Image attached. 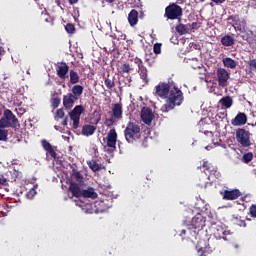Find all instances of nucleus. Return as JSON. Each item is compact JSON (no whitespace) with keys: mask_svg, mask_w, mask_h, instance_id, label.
<instances>
[{"mask_svg":"<svg viewBox=\"0 0 256 256\" xmlns=\"http://www.w3.org/2000/svg\"><path fill=\"white\" fill-rule=\"evenodd\" d=\"M181 103H183V92L179 88L174 87L168 93L167 102L161 107V111L169 113L171 109L181 105Z\"/></svg>","mask_w":256,"mask_h":256,"instance_id":"1","label":"nucleus"},{"mask_svg":"<svg viewBox=\"0 0 256 256\" xmlns=\"http://www.w3.org/2000/svg\"><path fill=\"white\" fill-rule=\"evenodd\" d=\"M205 227V218L201 214H197L195 217L192 218L191 225L188 226V229H183L180 233L181 237L182 235H185L189 233L192 237L197 239V229L200 231V229H203Z\"/></svg>","mask_w":256,"mask_h":256,"instance_id":"2","label":"nucleus"},{"mask_svg":"<svg viewBox=\"0 0 256 256\" xmlns=\"http://www.w3.org/2000/svg\"><path fill=\"white\" fill-rule=\"evenodd\" d=\"M9 127L13 129L19 127V119H17V116L11 110L6 109L3 117L0 119V129H8Z\"/></svg>","mask_w":256,"mask_h":256,"instance_id":"3","label":"nucleus"},{"mask_svg":"<svg viewBox=\"0 0 256 256\" xmlns=\"http://www.w3.org/2000/svg\"><path fill=\"white\" fill-rule=\"evenodd\" d=\"M228 19L229 21H232V27H234L235 31L251 35V32H249L250 30L247 29V20L245 18H239V15H232Z\"/></svg>","mask_w":256,"mask_h":256,"instance_id":"4","label":"nucleus"},{"mask_svg":"<svg viewBox=\"0 0 256 256\" xmlns=\"http://www.w3.org/2000/svg\"><path fill=\"white\" fill-rule=\"evenodd\" d=\"M141 133V127L139 125L129 122L125 129V139L128 143H133L135 141V137Z\"/></svg>","mask_w":256,"mask_h":256,"instance_id":"5","label":"nucleus"},{"mask_svg":"<svg viewBox=\"0 0 256 256\" xmlns=\"http://www.w3.org/2000/svg\"><path fill=\"white\" fill-rule=\"evenodd\" d=\"M85 113V107L83 105H77L72 111L69 112V117L73 121V129H79V122L81 121V115Z\"/></svg>","mask_w":256,"mask_h":256,"instance_id":"6","label":"nucleus"},{"mask_svg":"<svg viewBox=\"0 0 256 256\" xmlns=\"http://www.w3.org/2000/svg\"><path fill=\"white\" fill-rule=\"evenodd\" d=\"M181 15H183V9L177 4L169 5L165 9V17H167V19H179Z\"/></svg>","mask_w":256,"mask_h":256,"instance_id":"7","label":"nucleus"},{"mask_svg":"<svg viewBox=\"0 0 256 256\" xmlns=\"http://www.w3.org/2000/svg\"><path fill=\"white\" fill-rule=\"evenodd\" d=\"M123 119V104L116 103L112 105V117L107 120L108 125H113L115 121Z\"/></svg>","mask_w":256,"mask_h":256,"instance_id":"8","label":"nucleus"},{"mask_svg":"<svg viewBox=\"0 0 256 256\" xmlns=\"http://www.w3.org/2000/svg\"><path fill=\"white\" fill-rule=\"evenodd\" d=\"M216 77L219 87H227L229 85L230 74L225 68H218Z\"/></svg>","mask_w":256,"mask_h":256,"instance_id":"9","label":"nucleus"},{"mask_svg":"<svg viewBox=\"0 0 256 256\" xmlns=\"http://www.w3.org/2000/svg\"><path fill=\"white\" fill-rule=\"evenodd\" d=\"M236 139L243 147H249V145H251V140H249V132H247L245 129L237 130Z\"/></svg>","mask_w":256,"mask_h":256,"instance_id":"10","label":"nucleus"},{"mask_svg":"<svg viewBox=\"0 0 256 256\" xmlns=\"http://www.w3.org/2000/svg\"><path fill=\"white\" fill-rule=\"evenodd\" d=\"M106 145L107 147L111 148V151H115V149H117V131H115V129H111L108 132L106 137Z\"/></svg>","mask_w":256,"mask_h":256,"instance_id":"11","label":"nucleus"},{"mask_svg":"<svg viewBox=\"0 0 256 256\" xmlns=\"http://www.w3.org/2000/svg\"><path fill=\"white\" fill-rule=\"evenodd\" d=\"M155 118V115L153 114V111L150 108H143L141 110V119L145 125H149L153 122V119Z\"/></svg>","mask_w":256,"mask_h":256,"instance_id":"12","label":"nucleus"},{"mask_svg":"<svg viewBox=\"0 0 256 256\" xmlns=\"http://www.w3.org/2000/svg\"><path fill=\"white\" fill-rule=\"evenodd\" d=\"M222 197L226 201H235V199H239V197H241V191H239V189L225 190L222 193Z\"/></svg>","mask_w":256,"mask_h":256,"instance_id":"13","label":"nucleus"},{"mask_svg":"<svg viewBox=\"0 0 256 256\" xmlns=\"http://www.w3.org/2000/svg\"><path fill=\"white\" fill-rule=\"evenodd\" d=\"M56 73L60 79H67L69 77V66L67 65V63L62 62L58 64L56 68Z\"/></svg>","mask_w":256,"mask_h":256,"instance_id":"14","label":"nucleus"},{"mask_svg":"<svg viewBox=\"0 0 256 256\" xmlns=\"http://www.w3.org/2000/svg\"><path fill=\"white\" fill-rule=\"evenodd\" d=\"M169 84L160 83L156 86V95L162 99L167 98L170 93Z\"/></svg>","mask_w":256,"mask_h":256,"instance_id":"15","label":"nucleus"},{"mask_svg":"<svg viewBox=\"0 0 256 256\" xmlns=\"http://www.w3.org/2000/svg\"><path fill=\"white\" fill-rule=\"evenodd\" d=\"M247 123V115L243 112H239L234 119L231 120L233 127H241Z\"/></svg>","mask_w":256,"mask_h":256,"instance_id":"16","label":"nucleus"},{"mask_svg":"<svg viewBox=\"0 0 256 256\" xmlns=\"http://www.w3.org/2000/svg\"><path fill=\"white\" fill-rule=\"evenodd\" d=\"M75 101H79V99L71 93L63 96V106L65 109H72L73 105H75Z\"/></svg>","mask_w":256,"mask_h":256,"instance_id":"17","label":"nucleus"},{"mask_svg":"<svg viewBox=\"0 0 256 256\" xmlns=\"http://www.w3.org/2000/svg\"><path fill=\"white\" fill-rule=\"evenodd\" d=\"M135 63L138 65V73L141 79L144 81V83H149V78H147V68L143 66V61H141V59H136Z\"/></svg>","mask_w":256,"mask_h":256,"instance_id":"18","label":"nucleus"},{"mask_svg":"<svg viewBox=\"0 0 256 256\" xmlns=\"http://www.w3.org/2000/svg\"><path fill=\"white\" fill-rule=\"evenodd\" d=\"M69 191L72 193L73 197H81L83 190L77 182H70Z\"/></svg>","mask_w":256,"mask_h":256,"instance_id":"19","label":"nucleus"},{"mask_svg":"<svg viewBox=\"0 0 256 256\" xmlns=\"http://www.w3.org/2000/svg\"><path fill=\"white\" fill-rule=\"evenodd\" d=\"M227 235H229V230H225L223 226L216 227V230L214 231L216 239H224V241H227Z\"/></svg>","mask_w":256,"mask_h":256,"instance_id":"20","label":"nucleus"},{"mask_svg":"<svg viewBox=\"0 0 256 256\" xmlns=\"http://www.w3.org/2000/svg\"><path fill=\"white\" fill-rule=\"evenodd\" d=\"M128 22L131 27H135L139 22V12L137 10H131L128 14Z\"/></svg>","mask_w":256,"mask_h":256,"instance_id":"21","label":"nucleus"},{"mask_svg":"<svg viewBox=\"0 0 256 256\" xmlns=\"http://www.w3.org/2000/svg\"><path fill=\"white\" fill-rule=\"evenodd\" d=\"M221 43L224 47H232V45H235V38L229 35L223 36Z\"/></svg>","mask_w":256,"mask_h":256,"instance_id":"22","label":"nucleus"},{"mask_svg":"<svg viewBox=\"0 0 256 256\" xmlns=\"http://www.w3.org/2000/svg\"><path fill=\"white\" fill-rule=\"evenodd\" d=\"M219 103L225 109H231V107L233 106V98H231L230 96H225L219 101Z\"/></svg>","mask_w":256,"mask_h":256,"instance_id":"23","label":"nucleus"},{"mask_svg":"<svg viewBox=\"0 0 256 256\" xmlns=\"http://www.w3.org/2000/svg\"><path fill=\"white\" fill-rule=\"evenodd\" d=\"M222 63L224 67H227L228 69H235V67H237V61L230 57L223 58Z\"/></svg>","mask_w":256,"mask_h":256,"instance_id":"24","label":"nucleus"},{"mask_svg":"<svg viewBox=\"0 0 256 256\" xmlns=\"http://www.w3.org/2000/svg\"><path fill=\"white\" fill-rule=\"evenodd\" d=\"M97 130V127L93 125H85L82 128V134L85 135V137H89L90 135H93L95 131Z\"/></svg>","mask_w":256,"mask_h":256,"instance_id":"25","label":"nucleus"},{"mask_svg":"<svg viewBox=\"0 0 256 256\" xmlns=\"http://www.w3.org/2000/svg\"><path fill=\"white\" fill-rule=\"evenodd\" d=\"M89 199H97V194L95 193L94 188H88L86 190H82V196Z\"/></svg>","mask_w":256,"mask_h":256,"instance_id":"26","label":"nucleus"},{"mask_svg":"<svg viewBox=\"0 0 256 256\" xmlns=\"http://www.w3.org/2000/svg\"><path fill=\"white\" fill-rule=\"evenodd\" d=\"M81 181H83V176L81 175V173L77 170H73L70 183H78L79 184V183H81Z\"/></svg>","mask_w":256,"mask_h":256,"instance_id":"27","label":"nucleus"},{"mask_svg":"<svg viewBox=\"0 0 256 256\" xmlns=\"http://www.w3.org/2000/svg\"><path fill=\"white\" fill-rule=\"evenodd\" d=\"M69 76H70V83L72 85H77V83H79L80 81V77H79V73H77L76 71L74 70H70L69 72Z\"/></svg>","mask_w":256,"mask_h":256,"instance_id":"28","label":"nucleus"},{"mask_svg":"<svg viewBox=\"0 0 256 256\" xmlns=\"http://www.w3.org/2000/svg\"><path fill=\"white\" fill-rule=\"evenodd\" d=\"M71 91H72L71 95H73L79 99V97H81V95H83V86L74 85L72 87Z\"/></svg>","mask_w":256,"mask_h":256,"instance_id":"29","label":"nucleus"},{"mask_svg":"<svg viewBox=\"0 0 256 256\" xmlns=\"http://www.w3.org/2000/svg\"><path fill=\"white\" fill-rule=\"evenodd\" d=\"M42 146L44 147L45 151L50 153L51 157H55V150H53L51 143L47 142V140H42Z\"/></svg>","mask_w":256,"mask_h":256,"instance_id":"30","label":"nucleus"},{"mask_svg":"<svg viewBox=\"0 0 256 256\" xmlns=\"http://www.w3.org/2000/svg\"><path fill=\"white\" fill-rule=\"evenodd\" d=\"M176 31L180 35H187V33H189V26L188 24H179L178 26H176Z\"/></svg>","mask_w":256,"mask_h":256,"instance_id":"31","label":"nucleus"},{"mask_svg":"<svg viewBox=\"0 0 256 256\" xmlns=\"http://www.w3.org/2000/svg\"><path fill=\"white\" fill-rule=\"evenodd\" d=\"M203 243H205V241H200L196 246L198 256H207V247H203Z\"/></svg>","mask_w":256,"mask_h":256,"instance_id":"32","label":"nucleus"},{"mask_svg":"<svg viewBox=\"0 0 256 256\" xmlns=\"http://www.w3.org/2000/svg\"><path fill=\"white\" fill-rule=\"evenodd\" d=\"M190 65L192 69H201V67H203V64L197 58H192Z\"/></svg>","mask_w":256,"mask_h":256,"instance_id":"33","label":"nucleus"},{"mask_svg":"<svg viewBox=\"0 0 256 256\" xmlns=\"http://www.w3.org/2000/svg\"><path fill=\"white\" fill-rule=\"evenodd\" d=\"M88 166L95 172V171H100L101 169V164L96 163L95 160H91L88 162Z\"/></svg>","mask_w":256,"mask_h":256,"instance_id":"34","label":"nucleus"},{"mask_svg":"<svg viewBox=\"0 0 256 256\" xmlns=\"http://www.w3.org/2000/svg\"><path fill=\"white\" fill-rule=\"evenodd\" d=\"M8 136L9 131L5 130V128H0V141H7Z\"/></svg>","mask_w":256,"mask_h":256,"instance_id":"35","label":"nucleus"},{"mask_svg":"<svg viewBox=\"0 0 256 256\" xmlns=\"http://www.w3.org/2000/svg\"><path fill=\"white\" fill-rule=\"evenodd\" d=\"M36 189H37V186H34L27 192L26 194L27 199H33L37 195Z\"/></svg>","mask_w":256,"mask_h":256,"instance_id":"36","label":"nucleus"},{"mask_svg":"<svg viewBox=\"0 0 256 256\" xmlns=\"http://www.w3.org/2000/svg\"><path fill=\"white\" fill-rule=\"evenodd\" d=\"M104 84L106 85L107 89H113V87H115V80H111L109 78H106L104 80Z\"/></svg>","mask_w":256,"mask_h":256,"instance_id":"37","label":"nucleus"},{"mask_svg":"<svg viewBox=\"0 0 256 256\" xmlns=\"http://www.w3.org/2000/svg\"><path fill=\"white\" fill-rule=\"evenodd\" d=\"M243 161L244 163H250V161H253V154L252 153L244 154Z\"/></svg>","mask_w":256,"mask_h":256,"instance_id":"38","label":"nucleus"},{"mask_svg":"<svg viewBox=\"0 0 256 256\" xmlns=\"http://www.w3.org/2000/svg\"><path fill=\"white\" fill-rule=\"evenodd\" d=\"M10 175L12 177V180L15 181L21 175V172H19V170L13 169L12 171H10Z\"/></svg>","mask_w":256,"mask_h":256,"instance_id":"39","label":"nucleus"},{"mask_svg":"<svg viewBox=\"0 0 256 256\" xmlns=\"http://www.w3.org/2000/svg\"><path fill=\"white\" fill-rule=\"evenodd\" d=\"M188 27H189V31L191 30L195 31L199 29L201 26L199 25V23L193 22L192 24H188Z\"/></svg>","mask_w":256,"mask_h":256,"instance_id":"40","label":"nucleus"},{"mask_svg":"<svg viewBox=\"0 0 256 256\" xmlns=\"http://www.w3.org/2000/svg\"><path fill=\"white\" fill-rule=\"evenodd\" d=\"M153 51L156 55H160V53H161V44H159V43L154 44Z\"/></svg>","mask_w":256,"mask_h":256,"instance_id":"41","label":"nucleus"},{"mask_svg":"<svg viewBox=\"0 0 256 256\" xmlns=\"http://www.w3.org/2000/svg\"><path fill=\"white\" fill-rule=\"evenodd\" d=\"M65 30L67 33H75V26L73 24H67Z\"/></svg>","mask_w":256,"mask_h":256,"instance_id":"42","label":"nucleus"},{"mask_svg":"<svg viewBox=\"0 0 256 256\" xmlns=\"http://www.w3.org/2000/svg\"><path fill=\"white\" fill-rule=\"evenodd\" d=\"M61 103V100L59 98H53L52 99V107L53 109H57Z\"/></svg>","mask_w":256,"mask_h":256,"instance_id":"43","label":"nucleus"},{"mask_svg":"<svg viewBox=\"0 0 256 256\" xmlns=\"http://www.w3.org/2000/svg\"><path fill=\"white\" fill-rule=\"evenodd\" d=\"M56 117H58V119H63V117H65V111L63 109H58L56 112Z\"/></svg>","mask_w":256,"mask_h":256,"instance_id":"44","label":"nucleus"},{"mask_svg":"<svg viewBox=\"0 0 256 256\" xmlns=\"http://www.w3.org/2000/svg\"><path fill=\"white\" fill-rule=\"evenodd\" d=\"M250 215L251 217L256 218V204H253L252 206H250Z\"/></svg>","mask_w":256,"mask_h":256,"instance_id":"45","label":"nucleus"},{"mask_svg":"<svg viewBox=\"0 0 256 256\" xmlns=\"http://www.w3.org/2000/svg\"><path fill=\"white\" fill-rule=\"evenodd\" d=\"M212 175H214L215 177H221V174L217 172V170H210V176H208V179H211Z\"/></svg>","mask_w":256,"mask_h":256,"instance_id":"46","label":"nucleus"},{"mask_svg":"<svg viewBox=\"0 0 256 256\" xmlns=\"http://www.w3.org/2000/svg\"><path fill=\"white\" fill-rule=\"evenodd\" d=\"M122 71L123 73H129V71H131V66H129V64H124L122 67Z\"/></svg>","mask_w":256,"mask_h":256,"instance_id":"47","label":"nucleus"},{"mask_svg":"<svg viewBox=\"0 0 256 256\" xmlns=\"http://www.w3.org/2000/svg\"><path fill=\"white\" fill-rule=\"evenodd\" d=\"M0 185H7V178L3 175H0Z\"/></svg>","mask_w":256,"mask_h":256,"instance_id":"48","label":"nucleus"},{"mask_svg":"<svg viewBox=\"0 0 256 256\" xmlns=\"http://www.w3.org/2000/svg\"><path fill=\"white\" fill-rule=\"evenodd\" d=\"M250 67H252L253 69H256V59H253L250 61L249 63Z\"/></svg>","mask_w":256,"mask_h":256,"instance_id":"49","label":"nucleus"},{"mask_svg":"<svg viewBox=\"0 0 256 256\" xmlns=\"http://www.w3.org/2000/svg\"><path fill=\"white\" fill-rule=\"evenodd\" d=\"M211 164L209 162H204L203 167H205L206 171H209L211 169Z\"/></svg>","mask_w":256,"mask_h":256,"instance_id":"50","label":"nucleus"},{"mask_svg":"<svg viewBox=\"0 0 256 256\" xmlns=\"http://www.w3.org/2000/svg\"><path fill=\"white\" fill-rule=\"evenodd\" d=\"M249 33L251 37L254 39V42L256 43V33L253 30H249Z\"/></svg>","mask_w":256,"mask_h":256,"instance_id":"51","label":"nucleus"},{"mask_svg":"<svg viewBox=\"0 0 256 256\" xmlns=\"http://www.w3.org/2000/svg\"><path fill=\"white\" fill-rule=\"evenodd\" d=\"M226 0H212L213 3H216V5H221L222 3H225Z\"/></svg>","mask_w":256,"mask_h":256,"instance_id":"52","label":"nucleus"},{"mask_svg":"<svg viewBox=\"0 0 256 256\" xmlns=\"http://www.w3.org/2000/svg\"><path fill=\"white\" fill-rule=\"evenodd\" d=\"M79 0H69L70 5H75V3H78Z\"/></svg>","mask_w":256,"mask_h":256,"instance_id":"53","label":"nucleus"},{"mask_svg":"<svg viewBox=\"0 0 256 256\" xmlns=\"http://www.w3.org/2000/svg\"><path fill=\"white\" fill-rule=\"evenodd\" d=\"M69 119L68 118H65L62 122V125L65 127L68 123Z\"/></svg>","mask_w":256,"mask_h":256,"instance_id":"54","label":"nucleus"},{"mask_svg":"<svg viewBox=\"0 0 256 256\" xmlns=\"http://www.w3.org/2000/svg\"><path fill=\"white\" fill-rule=\"evenodd\" d=\"M76 205H77L78 207H83V202L76 201Z\"/></svg>","mask_w":256,"mask_h":256,"instance_id":"55","label":"nucleus"},{"mask_svg":"<svg viewBox=\"0 0 256 256\" xmlns=\"http://www.w3.org/2000/svg\"><path fill=\"white\" fill-rule=\"evenodd\" d=\"M106 3H115V0H104Z\"/></svg>","mask_w":256,"mask_h":256,"instance_id":"56","label":"nucleus"},{"mask_svg":"<svg viewBox=\"0 0 256 256\" xmlns=\"http://www.w3.org/2000/svg\"><path fill=\"white\" fill-rule=\"evenodd\" d=\"M205 149L209 151L211 149V146H206Z\"/></svg>","mask_w":256,"mask_h":256,"instance_id":"57","label":"nucleus"},{"mask_svg":"<svg viewBox=\"0 0 256 256\" xmlns=\"http://www.w3.org/2000/svg\"><path fill=\"white\" fill-rule=\"evenodd\" d=\"M0 53H3V47L0 46Z\"/></svg>","mask_w":256,"mask_h":256,"instance_id":"58","label":"nucleus"},{"mask_svg":"<svg viewBox=\"0 0 256 256\" xmlns=\"http://www.w3.org/2000/svg\"><path fill=\"white\" fill-rule=\"evenodd\" d=\"M204 187H207V183L204 184Z\"/></svg>","mask_w":256,"mask_h":256,"instance_id":"59","label":"nucleus"},{"mask_svg":"<svg viewBox=\"0 0 256 256\" xmlns=\"http://www.w3.org/2000/svg\"><path fill=\"white\" fill-rule=\"evenodd\" d=\"M255 174H256V170H255Z\"/></svg>","mask_w":256,"mask_h":256,"instance_id":"60","label":"nucleus"}]
</instances>
